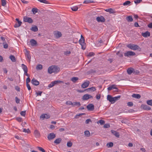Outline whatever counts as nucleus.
Listing matches in <instances>:
<instances>
[{
    "instance_id": "a878e982",
    "label": "nucleus",
    "mask_w": 152,
    "mask_h": 152,
    "mask_svg": "<svg viewBox=\"0 0 152 152\" xmlns=\"http://www.w3.org/2000/svg\"><path fill=\"white\" fill-rule=\"evenodd\" d=\"M21 66L24 72H28V68L27 66L26 65H24V64H21Z\"/></svg>"
},
{
    "instance_id": "5fc2aeb1",
    "label": "nucleus",
    "mask_w": 152,
    "mask_h": 152,
    "mask_svg": "<svg viewBox=\"0 0 152 152\" xmlns=\"http://www.w3.org/2000/svg\"><path fill=\"white\" fill-rule=\"evenodd\" d=\"M66 104L68 105H72V102L71 101H67L66 102Z\"/></svg>"
},
{
    "instance_id": "4be33fe9",
    "label": "nucleus",
    "mask_w": 152,
    "mask_h": 152,
    "mask_svg": "<svg viewBox=\"0 0 152 152\" xmlns=\"http://www.w3.org/2000/svg\"><path fill=\"white\" fill-rule=\"evenodd\" d=\"M141 107L145 110H150L151 109V107L146 105H142Z\"/></svg>"
},
{
    "instance_id": "f257e3e1",
    "label": "nucleus",
    "mask_w": 152,
    "mask_h": 152,
    "mask_svg": "<svg viewBox=\"0 0 152 152\" xmlns=\"http://www.w3.org/2000/svg\"><path fill=\"white\" fill-rule=\"evenodd\" d=\"M59 70L60 68L56 66H52L49 67L48 69V72L50 74L53 73H57L59 72Z\"/></svg>"
},
{
    "instance_id": "1a4fd4ad",
    "label": "nucleus",
    "mask_w": 152,
    "mask_h": 152,
    "mask_svg": "<svg viewBox=\"0 0 152 152\" xmlns=\"http://www.w3.org/2000/svg\"><path fill=\"white\" fill-rule=\"evenodd\" d=\"M56 137L55 134L53 133H51L48 134V140H50L53 139Z\"/></svg>"
},
{
    "instance_id": "b1692460",
    "label": "nucleus",
    "mask_w": 152,
    "mask_h": 152,
    "mask_svg": "<svg viewBox=\"0 0 152 152\" xmlns=\"http://www.w3.org/2000/svg\"><path fill=\"white\" fill-rule=\"evenodd\" d=\"M34 134L36 137H39L40 136V134L39 131L37 130H35Z\"/></svg>"
},
{
    "instance_id": "bf43d9fd",
    "label": "nucleus",
    "mask_w": 152,
    "mask_h": 152,
    "mask_svg": "<svg viewBox=\"0 0 152 152\" xmlns=\"http://www.w3.org/2000/svg\"><path fill=\"white\" fill-rule=\"evenodd\" d=\"M31 81V79L29 77H28L26 79V84L30 82Z\"/></svg>"
},
{
    "instance_id": "0eeeda50",
    "label": "nucleus",
    "mask_w": 152,
    "mask_h": 152,
    "mask_svg": "<svg viewBox=\"0 0 152 152\" xmlns=\"http://www.w3.org/2000/svg\"><path fill=\"white\" fill-rule=\"evenodd\" d=\"M96 20L98 22H104L105 20V18L102 16L97 17Z\"/></svg>"
},
{
    "instance_id": "cd10ccee",
    "label": "nucleus",
    "mask_w": 152,
    "mask_h": 152,
    "mask_svg": "<svg viewBox=\"0 0 152 152\" xmlns=\"http://www.w3.org/2000/svg\"><path fill=\"white\" fill-rule=\"evenodd\" d=\"M62 140V139L60 138L56 139L54 141V142L57 144H59Z\"/></svg>"
},
{
    "instance_id": "0e129e2a",
    "label": "nucleus",
    "mask_w": 152,
    "mask_h": 152,
    "mask_svg": "<svg viewBox=\"0 0 152 152\" xmlns=\"http://www.w3.org/2000/svg\"><path fill=\"white\" fill-rule=\"evenodd\" d=\"M89 122H91V119H88L86 120L85 123L86 124H88Z\"/></svg>"
},
{
    "instance_id": "774afa93",
    "label": "nucleus",
    "mask_w": 152,
    "mask_h": 152,
    "mask_svg": "<svg viewBox=\"0 0 152 152\" xmlns=\"http://www.w3.org/2000/svg\"><path fill=\"white\" fill-rule=\"evenodd\" d=\"M148 26L149 28H152V23H150L148 24Z\"/></svg>"
},
{
    "instance_id": "4468645a",
    "label": "nucleus",
    "mask_w": 152,
    "mask_h": 152,
    "mask_svg": "<svg viewBox=\"0 0 152 152\" xmlns=\"http://www.w3.org/2000/svg\"><path fill=\"white\" fill-rule=\"evenodd\" d=\"M127 72L129 75H131L132 73H134L135 72L134 69L132 68H128L127 70Z\"/></svg>"
},
{
    "instance_id": "3c124183",
    "label": "nucleus",
    "mask_w": 152,
    "mask_h": 152,
    "mask_svg": "<svg viewBox=\"0 0 152 152\" xmlns=\"http://www.w3.org/2000/svg\"><path fill=\"white\" fill-rule=\"evenodd\" d=\"M20 114L21 115L23 116H25L26 114V111H21L20 112Z\"/></svg>"
},
{
    "instance_id": "c03bdc74",
    "label": "nucleus",
    "mask_w": 152,
    "mask_h": 152,
    "mask_svg": "<svg viewBox=\"0 0 152 152\" xmlns=\"http://www.w3.org/2000/svg\"><path fill=\"white\" fill-rule=\"evenodd\" d=\"M147 103L149 105L152 106V100H148L147 101Z\"/></svg>"
},
{
    "instance_id": "7c9ffc66",
    "label": "nucleus",
    "mask_w": 152,
    "mask_h": 152,
    "mask_svg": "<svg viewBox=\"0 0 152 152\" xmlns=\"http://www.w3.org/2000/svg\"><path fill=\"white\" fill-rule=\"evenodd\" d=\"M10 58L12 62H15L16 61L15 57L12 55H10Z\"/></svg>"
},
{
    "instance_id": "2eb2a0df",
    "label": "nucleus",
    "mask_w": 152,
    "mask_h": 152,
    "mask_svg": "<svg viewBox=\"0 0 152 152\" xmlns=\"http://www.w3.org/2000/svg\"><path fill=\"white\" fill-rule=\"evenodd\" d=\"M107 99L111 103H114V98L112 97V96L109 95H108L107 96Z\"/></svg>"
},
{
    "instance_id": "423d86ee",
    "label": "nucleus",
    "mask_w": 152,
    "mask_h": 152,
    "mask_svg": "<svg viewBox=\"0 0 152 152\" xmlns=\"http://www.w3.org/2000/svg\"><path fill=\"white\" fill-rule=\"evenodd\" d=\"M82 39H80L79 40V43L81 46V48L84 50L86 48V44L85 42V40L83 41Z\"/></svg>"
},
{
    "instance_id": "9b49d317",
    "label": "nucleus",
    "mask_w": 152,
    "mask_h": 152,
    "mask_svg": "<svg viewBox=\"0 0 152 152\" xmlns=\"http://www.w3.org/2000/svg\"><path fill=\"white\" fill-rule=\"evenodd\" d=\"M31 83L34 85L37 86L39 84V82L37 80L33 78L31 80Z\"/></svg>"
},
{
    "instance_id": "864d4df0",
    "label": "nucleus",
    "mask_w": 152,
    "mask_h": 152,
    "mask_svg": "<svg viewBox=\"0 0 152 152\" xmlns=\"http://www.w3.org/2000/svg\"><path fill=\"white\" fill-rule=\"evenodd\" d=\"M37 148L39 151H42V152H45V150L42 147H37Z\"/></svg>"
},
{
    "instance_id": "052dcab7",
    "label": "nucleus",
    "mask_w": 152,
    "mask_h": 152,
    "mask_svg": "<svg viewBox=\"0 0 152 152\" xmlns=\"http://www.w3.org/2000/svg\"><path fill=\"white\" fill-rule=\"evenodd\" d=\"M16 120L18 122H20L22 121V118L20 117H17L16 118Z\"/></svg>"
},
{
    "instance_id": "20e7f679",
    "label": "nucleus",
    "mask_w": 152,
    "mask_h": 152,
    "mask_svg": "<svg viewBox=\"0 0 152 152\" xmlns=\"http://www.w3.org/2000/svg\"><path fill=\"white\" fill-rule=\"evenodd\" d=\"M136 55L135 53L132 51H128L124 53V56H125L129 57L131 56H134Z\"/></svg>"
},
{
    "instance_id": "412c9836",
    "label": "nucleus",
    "mask_w": 152,
    "mask_h": 152,
    "mask_svg": "<svg viewBox=\"0 0 152 152\" xmlns=\"http://www.w3.org/2000/svg\"><path fill=\"white\" fill-rule=\"evenodd\" d=\"M40 118H45L46 119H48L50 118V116L49 115H48L46 114H42L41 115Z\"/></svg>"
},
{
    "instance_id": "37998d69",
    "label": "nucleus",
    "mask_w": 152,
    "mask_h": 152,
    "mask_svg": "<svg viewBox=\"0 0 152 152\" xmlns=\"http://www.w3.org/2000/svg\"><path fill=\"white\" fill-rule=\"evenodd\" d=\"M120 96H116L113 97L114 98V102L115 101L118 100L120 99Z\"/></svg>"
},
{
    "instance_id": "338daca9",
    "label": "nucleus",
    "mask_w": 152,
    "mask_h": 152,
    "mask_svg": "<svg viewBox=\"0 0 152 152\" xmlns=\"http://www.w3.org/2000/svg\"><path fill=\"white\" fill-rule=\"evenodd\" d=\"M26 86H27L28 89L29 90H30L31 89V87H30L29 84L28 83L26 84Z\"/></svg>"
},
{
    "instance_id": "ea45409f",
    "label": "nucleus",
    "mask_w": 152,
    "mask_h": 152,
    "mask_svg": "<svg viewBox=\"0 0 152 152\" xmlns=\"http://www.w3.org/2000/svg\"><path fill=\"white\" fill-rule=\"evenodd\" d=\"M98 124L100 123L101 125H103L105 123V121L102 120H100L97 122Z\"/></svg>"
},
{
    "instance_id": "dca6fc26",
    "label": "nucleus",
    "mask_w": 152,
    "mask_h": 152,
    "mask_svg": "<svg viewBox=\"0 0 152 152\" xmlns=\"http://www.w3.org/2000/svg\"><path fill=\"white\" fill-rule=\"evenodd\" d=\"M15 20L18 22V23L15 24L14 26V27L17 28L20 26L22 24V22L20 21L18 18H16Z\"/></svg>"
},
{
    "instance_id": "c756f323",
    "label": "nucleus",
    "mask_w": 152,
    "mask_h": 152,
    "mask_svg": "<svg viewBox=\"0 0 152 152\" xmlns=\"http://www.w3.org/2000/svg\"><path fill=\"white\" fill-rule=\"evenodd\" d=\"M127 20L129 22H131L133 21V19L132 16H129L126 17Z\"/></svg>"
},
{
    "instance_id": "f8f14e48",
    "label": "nucleus",
    "mask_w": 152,
    "mask_h": 152,
    "mask_svg": "<svg viewBox=\"0 0 152 152\" xmlns=\"http://www.w3.org/2000/svg\"><path fill=\"white\" fill-rule=\"evenodd\" d=\"M90 83V82L88 80H87L83 83L81 85V87L83 88H86L88 87Z\"/></svg>"
},
{
    "instance_id": "7ed1b4c3",
    "label": "nucleus",
    "mask_w": 152,
    "mask_h": 152,
    "mask_svg": "<svg viewBox=\"0 0 152 152\" xmlns=\"http://www.w3.org/2000/svg\"><path fill=\"white\" fill-rule=\"evenodd\" d=\"M64 83V82L63 81L60 80L55 81L51 82L50 84H49L48 86V87L50 88H51L55 86L56 84L58 83Z\"/></svg>"
},
{
    "instance_id": "79ce46f5",
    "label": "nucleus",
    "mask_w": 152,
    "mask_h": 152,
    "mask_svg": "<svg viewBox=\"0 0 152 152\" xmlns=\"http://www.w3.org/2000/svg\"><path fill=\"white\" fill-rule=\"evenodd\" d=\"M85 115V113H81L80 114H77L75 116V118H78L79 116H80L81 115Z\"/></svg>"
},
{
    "instance_id": "2f4dec72",
    "label": "nucleus",
    "mask_w": 152,
    "mask_h": 152,
    "mask_svg": "<svg viewBox=\"0 0 152 152\" xmlns=\"http://www.w3.org/2000/svg\"><path fill=\"white\" fill-rule=\"evenodd\" d=\"M114 89H117V88L115 87V86L114 85L109 86L107 88V89L108 91H110Z\"/></svg>"
},
{
    "instance_id": "6e6d98bb",
    "label": "nucleus",
    "mask_w": 152,
    "mask_h": 152,
    "mask_svg": "<svg viewBox=\"0 0 152 152\" xmlns=\"http://www.w3.org/2000/svg\"><path fill=\"white\" fill-rule=\"evenodd\" d=\"M110 127V124H105L104 126V127L105 128H108Z\"/></svg>"
},
{
    "instance_id": "aec40b11",
    "label": "nucleus",
    "mask_w": 152,
    "mask_h": 152,
    "mask_svg": "<svg viewBox=\"0 0 152 152\" xmlns=\"http://www.w3.org/2000/svg\"><path fill=\"white\" fill-rule=\"evenodd\" d=\"M96 90V89L95 87H92L85 89L84 91H94Z\"/></svg>"
},
{
    "instance_id": "4d7b16f0",
    "label": "nucleus",
    "mask_w": 152,
    "mask_h": 152,
    "mask_svg": "<svg viewBox=\"0 0 152 152\" xmlns=\"http://www.w3.org/2000/svg\"><path fill=\"white\" fill-rule=\"evenodd\" d=\"M64 55H68L71 53V52L70 51H66L64 53Z\"/></svg>"
},
{
    "instance_id": "f3484780",
    "label": "nucleus",
    "mask_w": 152,
    "mask_h": 152,
    "mask_svg": "<svg viewBox=\"0 0 152 152\" xmlns=\"http://www.w3.org/2000/svg\"><path fill=\"white\" fill-rule=\"evenodd\" d=\"M111 132L112 134H113L114 135L117 137L118 138L119 137L120 134L119 132L115 131L113 130H111Z\"/></svg>"
},
{
    "instance_id": "9d476101",
    "label": "nucleus",
    "mask_w": 152,
    "mask_h": 152,
    "mask_svg": "<svg viewBox=\"0 0 152 152\" xmlns=\"http://www.w3.org/2000/svg\"><path fill=\"white\" fill-rule=\"evenodd\" d=\"M25 55L27 59L28 60V61L30 62L31 61V56L29 52L27 50H26Z\"/></svg>"
},
{
    "instance_id": "a19ab883",
    "label": "nucleus",
    "mask_w": 152,
    "mask_h": 152,
    "mask_svg": "<svg viewBox=\"0 0 152 152\" xmlns=\"http://www.w3.org/2000/svg\"><path fill=\"white\" fill-rule=\"evenodd\" d=\"M1 5L3 6H5L6 4V0H1Z\"/></svg>"
},
{
    "instance_id": "4c0bfd02",
    "label": "nucleus",
    "mask_w": 152,
    "mask_h": 152,
    "mask_svg": "<svg viewBox=\"0 0 152 152\" xmlns=\"http://www.w3.org/2000/svg\"><path fill=\"white\" fill-rule=\"evenodd\" d=\"M85 135L87 137H89L90 135V133L89 131H86L84 132Z\"/></svg>"
},
{
    "instance_id": "ddd939ff",
    "label": "nucleus",
    "mask_w": 152,
    "mask_h": 152,
    "mask_svg": "<svg viewBox=\"0 0 152 152\" xmlns=\"http://www.w3.org/2000/svg\"><path fill=\"white\" fill-rule=\"evenodd\" d=\"M86 108L89 111H92L94 109V106L92 104H88L86 107Z\"/></svg>"
},
{
    "instance_id": "8fccbe9b",
    "label": "nucleus",
    "mask_w": 152,
    "mask_h": 152,
    "mask_svg": "<svg viewBox=\"0 0 152 152\" xmlns=\"http://www.w3.org/2000/svg\"><path fill=\"white\" fill-rule=\"evenodd\" d=\"M131 2L129 1H127L123 3L124 6L127 5L130 3Z\"/></svg>"
},
{
    "instance_id": "c85d7f7f",
    "label": "nucleus",
    "mask_w": 152,
    "mask_h": 152,
    "mask_svg": "<svg viewBox=\"0 0 152 152\" xmlns=\"http://www.w3.org/2000/svg\"><path fill=\"white\" fill-rule=\"evenodd\" d=\"M105 11L108 12H109L110 13H113L115 12V11L112 8L106 9Z\"/></svg>"
},
{
    "instance_id": "13d9d810",
    "label": "nucleus",
    "mask_w": 152,
    "mask_h": 152,
    "mask_svg": "<svg viewBox=\"0 0 152 152\" xmlns=\"http://www.w3.org/2000/svg\"><path fill=\"white\" fill-rule=\"evenodd\" d=\"M95 55V53L93 52H90L87 55L88 56L91 57Z\"/></svg>"
},
{
    "instance_id": "680f3d73",
    "label": "nucleus",
    "mask_w": 152,
    "mask_h": 152,
    "mask_svg": "<svg viewBox=\"0 0 152 152\" xmlns=\"http://www.w3.org/2000/svg\"><path fill=\"white\" fill-rule=\"evenodd\" d=\"M15 99L16 102L17 104L19 103L20 101V99L17 97H15Z\"/></svg>"
},
{
    "instance_id": "de8ad7c7",
    "label": "nucleus",
    "mask_w": 152,
    "mask_h": 152,
    "mask_svg": "<svg viewBox=\"0 0 152 152\" xmlns=\"http://www.w3.org/2000/svg\"><path fill=\"white\" fill-rule=\"evenodd\" d=\"M93 2H94L93 1H91L90 0H85L83 2V3L85 4H87L89 3H93Z\"/></svg>"
},
{
    "instance_id": "69168bd1",
    "label": "nucleus",
    "mask_w": 152,
    "mask_h": 152,
    "mask_svg": "<svg viewBox=\"0 0 152 152\" xmlns=\"http://www.w3.org/2000/svg\"><path fill=\"white\" fill-rule=\"evenodd\" d=\"M42 93V92L40 91H39L38 92H36V93L37 96H41Z\"/></svg>"
},
{
    "instance_id": "5701e85b",
    "label": "nucleus",
    "mask_w": 152,
    "mask_h": 152,
    "mask_svg": "<svg viewBox=\"0 0 152 152\" xmlns=\"http://www.w3.org/2000/svg\"><path fill=\"white\" fill-rule=\"evenodd\" d=\"M30 30L34 32H37L38 31V29L36 26H34L30 28Z\"/></svg>"
},
{
    "instance_id": "bb28decb",
    "label": "nucleus",
    "mask_w": 152,
    "mask_h": 152,
    "mask_svg": "<svg viewBox=\"0 0 152 152\" xmlns=\"http://www.w3.org/2000/svg\"><path fill=\"white\" fill-rule=\"evenodd\" d=\"M31 45L32 46H34L37 44V41L34 39H31L30 41Z\"/></svg>"
},
{
    "instance_id": "6e6552de",
    "label": "nucleus",
    "mask_w": 152,
    "mask_h": 152,
    "mask_svg": "<svg viewBox=\"0 0 152 152\" xmlns=\"http://www.w3.org/2000/svg\"><path fill=\"white\" fill-rule=\"evenodd\" d=\"M93 96L91 95L86 94L84 95L82 97V99L83 100H87L90 98H92Z\"/></svg>"
},
{
    "instance_id": "e433bc0d",
    "label": "nucleus",
    "mask_w": 152,
    "mask_h": 152,
    "mask_svg": "<svg viewBox=\"0 0 152 152\" xmlns=\"http://www.w3.org/2000/svg\"><path fill=\"white\" fill-rule=\"evenodd\" d=\"M32 11L34 14H35L38 12V9L37 8H33L32 9Z\"/></svg>"
},
{
    "instance_id": "f704fd0d",
    "label": "nucleus",
    "mask_w": 152,
    "mask_h": 152,
    "mask_svg": "<svg viewBox=\"0 0 152 152\" xmlns=\"http://www.w3.org/2000/svg\"><path fill=\"white\" fill-rule=\"evenodd\" d=\"M116 54L117 55H118L120 57H122L123 56V53L120 51H118Z\"/></svg>"
},
{
    "instance_id": "f03ea898",
    "label": "nucleus",
    "mask_w": 152,
    "mask_h": 152,
    "mask_svg": "<svg viewBox=\"0 0 152 152\" xmlns=\"http://www.w3.org/2000/svg\"><path fill=\"white\" fill-rule=\"evenodd\" d=\"M127 47L134 50H138L139 51H140L141 50V48L138 46L134 44H129L127 45Z\"/></svg>"
},
{
    "instance_id": "393cba45",
    "label": "nucleus",
    "mask_w": 152,
    "mask_h": 152,
    "mask_svg": "<svg viewBox=\"0 0 152 152\" xmlns=\"http://www.w3.org/2000/svg\"><path fill=\"white\" fill-rule=\"evenodd\" d=\"M132 96L134 98L139 99L141 97V96L139 94H134L132 95Z\"/></svg>"
},
{
    "instance_id": "39448f33",
    "label": "nucleus",
    "mask_w": 152,
    "mask_h": 152,
    "mask_svg": "<svg viewBox=\"0 0 152 152\" xmlns=\"http://www.w3.org/2000/svg\"><path fill=\"white\" fill-rule=\"evenodd\" d=\"M23 21L25 22H28L30 23H32L33 22V20L31 18L27 16L24 17Z\"/></svg>"
},
{
    "instance_id": "58836bf2",
    "label": "nucleus",
    "mask_w": 152,
    "mask_h": 152,
    "mask_svg": "<svg viewBox=\"0 0 152 152\" xmlns=\"http://www.w3.org/2000/svg\"><path fill=\"white\" fill-rule=\"evenodd\" d=\"M4 48L5 49H7L8 48V45L6 42H4L2 43Z\"/></svg>"
},
{
    "instance_id": "473e14b6",
    "label": "nucleus",
    "mask_w": 152,
    "mask_h": 152,
    "mask_svg": "<svg viewBox=\"0 0 152 152\" xmlns=\"http://www.w3.org/2000/svg\"><path fill=\"white\" fill-rule=\"evenodd\" d=\"M78 80V78L76 77H73L71 79V80L73 83H75Z\"/></svg>"
},
{
    "instance_id": "603ef678",
    "label": "nucleus",
    "mask_w": 152,
    "mask_h": 152,
    "mask_svg": "<svg viewBox=\"0 0 152 152\" xmlns=\"http://www.w3.org/2000/svg\"><path fill=\"white\" fill-rule=\"evenodd\" d=\"M23 132L28 133H30V132L29 129H23Z\"/></svg>"
},
{
    "instance_id": "e2e57ef3",
    "label": "nucleus",
    "mask_w": 152,
    "mask_h": 152,
    "mask_svg": "<svg viewBox=\"0 0 152 152\" xmlns=\"http://www.w3.org/2000/svg\"><path fill=\"white\" fill-rule=\"evenodd\" d=\"M127 105L130 107L132 106L133 105V103L132 102H129L127 103Z\"/></svg>"
},
{
    "instance_id": "72a5a7b5",
    "label": "nucleus",
    "mask_w": 152,
    "mask_h": 152,
    "mask_svg": "<svg viewBox=\"0 0 152 152\" xmlns=\"http://www.w3.org/2000/svg\"><path fill=\"white\" fill-rule=\"evenodd\" d=\"M81 104L80 102H74L72 103V106L74 107L75 106H78L79 107Z\"/></svg>"
},
{
    "instance_id": "49530a36",
    "label": "nucleus",
    "mask_w": 152,
    "mask_h": 152,
    "mask_svg": "<svg viewBox=\"0 0 152 152\" xmlns=\"http://www.w3.org/2000/svg\"><path fill=\"white\" fill-rule=\"evenodd\" d=\"M107 145L108 146V147H112L113 146V144L112 142H110L109 143H108L107 144Z\"/></svg>"
},
{
    "instance_id": "c9c22d12",
    "label": "nucleus",
    "mask_w": 152,
    "mask_h": 152,
    "mask_svg": "<svg viewBox=\"0 0 152 152\" xmlns=\"http://www.w3.org/2000/svg\"><path fill=\"white\" fill-rule=\"evenodd\" d=\"M36 69L37 70H41L42 69V66L41 64H38L37 66Z\"/></svg>"
},
{
    "instance_id": "09e8293b",
    "label": "nucleus",
    "mask_w": 152,
    "mask_h": 152,
    "mask_svg": "<svg viewBox=\"0 0 152 152\" xmlns=\"http://www.w3.org/2000/svg\"><path fill=\"white\" fill-rule=\"evenodd\" d=\"M72 145V143L70 141L68 142L67 143V146L68 147H71Z\"/></svg>"
},
{
    "instance_id": "a18cd8bd",
    "label": "nucleus",
    "mask_w": 152,
    "mask_h": 152,
    "mask_svg": "<svg viewBox=\"0 0 152 152\" xmlns=\"http://www.w3.org/2000/svg\"><path fill=\"white\" fill-rule=\"evenodd\" d=\"M72 10L75 11H76L78 9V7L77 6H74L71 8Z\"/></svg>"
},
{
    "instance_id": "a211bd4d",
    "label": "nucleus",
    "mask_w": 152,
    "mask_h": 152,
    "mask_svg": "<svg viewBox=\"0 0 152 152\" xmlns=\"http://www.w3.org/2000/svg\"><path fill=\"white\" fill-rule=\"evenodd\" d=\"M54 36L57 38H59L61 37L62 36V34L61 32L58 31H55L54 32Z\"/></svg>"
},
{
    "instance_id": "6ab92c4d",
    "label": "nucleus",
    "mask_w": 152,
    "mask_h": 152,
    "mask_svg": "<svg viewBox=\"0 0 152 152\" xmlns=\"http://www.w3.org/2000/svg\"><path fill=\"white\" fill-rule=\"evenodd\" d=\"M142 35L145 37H147L150 36V34L149 32L146 31L145 33H142Z\"/></svg>"
}]
</instances>
